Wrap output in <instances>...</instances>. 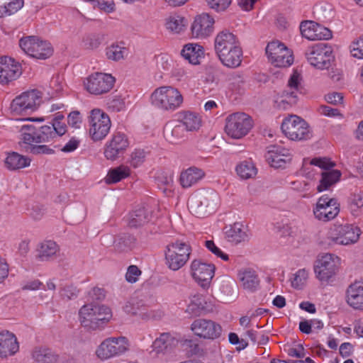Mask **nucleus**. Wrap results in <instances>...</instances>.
Masks as SVG:
<instances>
[{
    "label": "nucleus",
    "mask_w": 363,
    "mask_h": 363,
    "mask_svg": "<svg viewBox=\"0 0 363 363\" xmlns=\"http://www.w3.org/2000/svg\"><path fill=\"white\" fill-rule=\"evenodd\" d=\"M111 317L110 308L103 305L85 304L79 311L81 325L90 330L103 328Z\"/></svg>",
    "instance_id": "1"
},
{
    "label": "nucleus",
    "mask_w": 363,
    "mask_h": 363,
    "mask_svg": "<svg viewBox=\"0 0 363 363\" xmlns=\"http://www.w3.org/2000/svg\"><path fill=\"white\" fill-rule=\"evenodd\" d=\"M152 103L156 107L165 111H174L183 103L180 91L172 86H160L151 95Z\"/></svg>",
    "instance_id": "2"
},
{
    "label": "nucleus",
    "mask_w": 363,
    "mask_h": 363,
    "mask_svg": "<svg viewBox=\"0 0 363 363\" xmlns=\"http://www.w3.org/2000/svg\"><path fill=\"white\" fill-rule=\"evenodd\" d=\"M218 204V196L213 190H201L188 200L189 208L197 216H205L216 209Z\"/></svg>",
    "instance_id": "3"
},
{
    "label": "nucleus",
    "mask_w": 363,
    "mask_h": 363,
    "mask_svg": "<svg viewBox=\"0 0 363 363\" xmlns=\"http://www.w3.org/2000/svg\"><path fill=\"white\" fill-rule=\"evenodd\" d=\"M191 252V247L185 242L176 240L169 243L165 250L167 266L171 270H179L189 259Z\"/></svg>",
    "instance_id": "4"
},
{
    "label": "nucleus",
    "mask_w": 363,
    "mask_h": 363,
    "mask_svg": "<svg viewBox=\"0 0 363 363\" xmlns=\"http://www.w3.org/2000/svg\"><path fill=\"white\" fill-rule=\"evenodd\" d=\"M281 128L284 134L291 140H304L310 138L308 124L296 115H290L286 118Z\"/></svg>",
    "instance_id": "5"
},
{
    "label": "nucleus",
    "mask_w": 363,
    "mask_h": 363,
    "mask_svg": "<svg viewBox=\"0 0 363 363\" xmlns=\"http://www.w3.org/2000/svg\"><path fill=\"white\" fill-rule=\"evenodd\" d=\"M129 347V341L125 337H108L99 345L96 354L99 359L106 360L124 354Z\"/></svg>",
    "instance_id": "6"
},
{
    "label": "nucleus",
    "mask_w": 363,
    "mask_h": 363,
    "mask_svg": "<svg viewBox=\"0 0 363 363\" xmlns=\"http://www.w3.org/2000/svg\"><path fill=\"white\" fill-rule=\"evenodd\" d=\"M89 135L94 141L103 140L108 133L111 123L109 116L99 108L91 111L88 118Z\"/></svg>",
    "instance_id": "7"
},
{
    "label": "nucleus",
    "mask_w": 363,
    "mask_h": 363,
    "mask_svg": "<svg viewBox=\"0 0 363 363\" xmlns=\"http://www.w3.org/2000/svg\"><path fill=\"white\" fill-rule=\"evenodd\" d=\"M40 103V92L33 89L16 97L11 104L10 109L15 115L28 113L35 111Z\"/></svg>",
    "instance_id": "8"
},
{
    "label": "nucleus",
    "mask_w": 363,
    "mask_h": 363,
    "mask_svg": "<svg viewBox=\"0 0 363 363\" xmlns=\"http://www.w3.org/2000/svg\"><path fill=\"white\" fill-rule=\"evenodd\" d=\"M252 127V119L248 115L235 113L227 117L225 131L230 138L240 139L246 135Z\"/></svg>",
    "instance_id": "9"
},
{
    "label": "nucleus",
    "mask_w": 363,
    "mask_h": 363,
    "mask_svg": "<svg viewBox=\"0 0 363 363\" xmlns=\"http://www.w3.org/2000/svg\"><path fill=\"white\" fill-rule=\"evenodd\" d=\"M311 164L321 168L323 170L320 173L321 178L319 181V185L317 186L318 192L327 190L331 186L337 183L341 176L339 170L333 169L335 164L328 158H313L311 161Z\"/></svg>",
    "instance_id": "10"
},
{
    "label": "nucleus",
    "mask_w": 363,
    "mask_h": 363,
    "mask_svg": "<svg viewBox=\"0 0 363 363\" xmlns=\"http://www.w3.org/2000/svg\"><path fill=\"white\" fill-rule=\"evenodd\" d=\"M19 45L26 54L37 59H47L53 52L50 43L40 40L35 36H28L21 38Z\"/></svg>",
    "instance_id": "11"
},
{
    "label": "nucleus",
    "mask_w": 363,
    "mask_h": 363,
    "mask_svg": "<svg viewBox=\"0 0 363 363\" xmlns=\"http://www.w3.org/2000/svg\"><path fill=\"white\" fill-rule=\"evenodd\" d=\"M359 235V228L345 225L331 229L328 233V238L330 240V245H347L357 242Z\"/></svg>",
    "instance_id": "12"
},
{
    "label": "nucleus",
    "mask_w": 363,
    "mask_h": 363,
    "mask_svg": "<svg viewBox=\"0 0 363 363\" xmlns=\"http://www.w3.org/2000/svg\"><path fill=\"white\" fill-rule=\"evenodd\" d=\"M266 54L269 60L276 67H287L294 62L291 52L279 41H272L268 43L266 48Z\"/></svg>",
    "instance_id": "13"
},
{
    "label": "nucleus",
    "mask_w": 363,
    "mask_h": 363,
    "mask_svg": "<svg viewBox=\"0 0 363 363\" xmlns=\"http://www.w3.org/2000/svg\"><path fill=\"white\" fill-rule=\"evenodd\" d=\"M340 259L332 254L322 255L315 262L314 271L316 277L321 281H328L337 273Z\"/></svg>",
    "instance_id": "14"
},
{
    "label": "nucleus",
    "mask_w": 363,
    "mask_h": 363,
    "mask_svg": "<svg viewBox=\"0 0 363 363\" xmlns=\"http://www.w3.org/2000/svg\"><path fill=\"white\" fill-rule=\"evenodd\" d=\"M306 55L310 64L318 69H328L331 66L332 50L325 43L313 46L306 52Z\"/></svg>",
    "instance_id": "15"
},
{
    "label": "nucleus",
    "mask_w": 363,
    "mask_h": 363,
    "mask_svg": "<svg viewBox=\"0 0 363 363\" xmlns=\"http://www.w3.org/2000/svg\"><path fill=\"white\" fill-rule=\"evenodd\" d=\"M21 146L26 150V145H33L34 143H48V135L50 138V129L41 126L40 128L35 125L28 124L23 125L20 130Z\"/></svg>",
    "instance_id": "16"
},
{
    "label": "nucleus",
    "mask_w": 363,
    "mask_h": 363,
    "mask_svg": "<svg viewBox=\"0 0 363 363\" xmlns=\"http://www.w3.org/2000/svg\"><path fill=\"white\" fill-rule=\"evenodd\" d=\"M114 82L115 79L111 74L96 72L86 79L85 87L90 94L100 95L108 92Z\"/></svg>",
    "instance_id": "17"
},
{
    "label": "nucleus",
    "mask_w": 363,
    "mask_h": 363,
    "mask_svg": "<svg viewBox=\"0 0 363 363\" xmlns=\"http://www.w3.org/2000/svg\"><path fill=\"white\" fill-rule=\"evenodd\" d=\"M340 212L339 204L333 198L325 194L319 198L313 209L315 217L319 220L327 222L335 218Z\"/></svg>",
    "instance_id": "18"
},
{
    "label": "nucleus",
    "mask_w": 363,
    "mask_h": 363,
    "mask_svg": "<svg viewBox=\"0 0 363 363\" xmlns=\"http://www.w3.org/2000/svg\"><path fill=\"white\" fill-rule=\"evenodd\" d=\"M300 80V74L297 71H294L288 82V88L290 90L283 91L280 98L277 101V107L279 108L286 110L296 104Z\"/></svg>",
    "instance_id": "19"
},
{
    "label": "nucleus",
    "mask_w": 363,
    "mask_h": 363,
    "mask_svg": "<svg viewBox=\"0 0 363 363\" xmlns=\"http://www.w3.org/2000/svg\"><path fill=\"white\" fill-rule=\"evenodd\" d=\"M126 313L138 316L143 320L157 319L162 317V312L152 310L143 300L133 298L124 306Z\"/></svg>",
    "instance_id": "20"
},
{
    "label": "nucleus",
    "mask_w": 363,
    "mask_h": 363,
    "mask_svg": "<svg viewBox=\"0 0 363 363\" xmlns=\"http://www.w3.org/2000/svg\"><path fill=\"white\" fill-rule=\"evenodd\" d=\"M191 329L196 335L211 340L219 337L222 331L219 324L211 320L202 318L195 320L191 323Z\"/></svg>",
    "instance_id": "21"
},
{
    "label": "nucleus",
    "mask_w": 363,
    "mask_h": 363,
    "mask_svg": "<svg viewBox=\"0 0 363 363\" xmlns=\"http://www.w3.org/2000/svg\"><path fill=\"white\" fill-rule=\"evenodd\" d=\"M215 266L211 264L202 262L194 259L191 264V274L192 277L203 288H206L214 276Z\"/></svg>",
    "instance_id": "22"
},
{
    "label": "nucleus",
    "mask_w": 363,
    "mask_h": 363,
    "mask_svg": "<svg viewBox=\"0 0 363 363\" xmlns=\"http://www.w3.org/2000/svg\"><path fill=\"white\" fill-rule=\"evenodd\" d=\"M300 30L303 37L311 40H328L332 38L330 30L312 21L301 22Z\"/></svg>",
    "instance_id": "23"
},
{
    "label": "nucleus",
    "mask_w": 363,
    "mask_h": 363,
    "mask_svg": "<svg viewBox=\"0 0 363 363\" xmlns=\"http://www.w3.org/2000/svg\"><path fill=\"white\" fill-rule=\"evenodd\" d=\"M22 74L21 65L13 58L0 57V83L8 84L17 79Z\"/></svg>",
    "instance_id": "24"
},
{
    "label": "nucleus",
    "mask_w": 363,
    "mask_h": 363,
    "mask_svg": "<svg viewBox=\"0 0 363 363\" xmlns=\"http://www.w3.org/2000/svg\"><path fill=\"white\" fill-rule=\"evenodd\" d=\"M128 145L129 142L126 135L121 133H116L106 145L104 156L107 160H115L123 153Z\"/></svg>",
    "instance_id": "25"
},
{
    "label": "nucleus",
    "mask_w": 363,
    "mask_h": 363,
    "mask_svg": "<svg viewBox=\"0 0 363 363\" xmlns=\"http://www.w3.org/2000/svg\"><path fill=\"white\" fill-rule=\"evenodd\" d=\"M215 21L209 14L203 13L197 16L192 25L191 33L198 38H206L212 34Z\"/></svg>",
    "instance_id": "26"
},
{
    "label": "nucleus",
    "mask_w": 363,
    "mask_h": 363,
    "mask_svg": "<svg viewBox=\"0 0 363 363\" xmlns=\"http://www.w3.org/2000/svg\"><path fill=\"white\" fill-rule=\"evenodd\" d=\"M268 163L274 168L282 167L291 160L289 150L278 145H269L267 147V152L265 155Z\"/></svg>",
    "instance_id": "27"
},
{
    "label": "nucleus",
    "mask_w": 363,
    "mask_h": 363,
    "mask_svg": "<svg viewBox=\"0 0 363 363\" xmlns=\"http://www.w3.org/2000/svg\"><path fill=\"white\" fill-rule=\"evenodd\" d=\"M19 350L16 337L9 331L0 333V358L4 359L14 355Z\"/></svg>",
    "instance_id": "28"
},
{
    "label": "nucleus",
    "mask_w": 363,
    "mask_h": 363,
    "mask_svg": "<svg viewBox=\"0 0 363 363\" xmlns=\"http://www.w3.org/2000/svg\"><path fill=\"white\" fill-rule=\"evenodd\" d=\"M239 45L237 37L228 30L218 33L214 40V49L217 55Z\"/></svg>",
    "instance_id": "29"
},
{
    "label": "nucleus",
    "mask_w": 363,
    "mask_h": 363,
    "mask_svg": "<svg viewBox=\"0 0 363 363\" xmlns=\"http://www.w3.org/2000/svg\"><path fill=\"white\" fill-rule=\"evenodd\" d=\"M347 302L354 309L363 310V284L354 282L347 290Z\"/></svg>",
    "instance_id": "30"
},
{
    "label": "nucleus",
    "mask_w": 363,
    "mask_h": 363,
    "mask_svg": "<svg viewBox=\"0 0 363 363\" xmlns=\"http://www.w3.org/2000/svg\"><path fill=\"white\" fill-rule=\"evenodd\" d=\"M178 344V340L170 333H164L153 342L152 348L157 354L170 352Z\"/></svg>",
    "instance_id": "31"
},
{
    "label": "nucleus",
    "mask_w": 363,
    "mask_h": 363,
    "mask_svg": "<svg viewBox=\"0 0 363 363\" xmlns=\"http://www.w3.org/2000/svg\"><path fill=\"white\" fill-rule=\"evenodd\" d=\"M36 251V259L42 262H46L56 257L59 251V247L52 240H44L38 244Z\"/></svg>",
    "instance_id": "32"
},
{
    "label": "nucleus",
    "mask_w": 363,
    "mask_h": 363,
    "mask_svg": "<svg viewBox=\"0 0 363 363\" xmlns=\"http://www.w3.org/2000/svg\"><path fill=\"white\" fill-rule=\"evenodd\" d=\"M218 57L222 64L230 68H236L239 67L242 62V51L239 45L227 50Z\"/></svg>",
    "instance_id": "33"
},
{
    "label": "nucleus",
    "mask_w": 363,
    "mask_h": 363,
    "mask_svg": "<svg viewBox=\"0 0 363 363\" xmlns=\"http://www.w3.org/2000/svg\"><path fill=\"white\" fill-rule=\"evenodd\" d=\"M205 175L204 172L196 167H191L182 172L180 184L184 188L190 187L198 183Z\"/></svg>",
    "instance_id": "34"
},
{
    "label": "nucleus",
    "mask_w": 363,
    "mask_h": 363,
    "mask_svg": "<svg viewBox=\"0 0 363 363\" xmlns=\"http://www.w3.org/2000/svg\"><path fill=\"white\" fill-rule=\"evenodd\" d=\"M238 278L241 282L243 289L254 292L257 290L259 286V279L253 270L245 269L238 273Z\"/></svg>",
    "instance_id": "35"
},
{
    "label": "nucleus",
    "mask_w": 363,
    "mask_h": 363,
    "mask_svg": "<svg viewBox=\"0 0 363 363\" xmlns=\"http://www.w3.org/2000/svg\"><path fill=\"white\" fill-rule=\"evenodd\" d=\"M181 55L189 63L199 65L203 57L204 50L203 48L198 44L189 43L184 46Z\"/></svg>",
    "instance_id": "36"
},
{
    "label": "nucleus",
    "mask_w": 363,
    "mask_h": 363,
    "mask_svg": "<svg viewBox=\"0 0 363 363\" xmlns=\"http://www.w3.org/2000/svg\"><path fill=\"white\" fill-rule=\"evenodd\" d=\"M4 163L8 169L15 171L28 167L30 164V160L26 156L13 152L8 154Z\"/></svg>",
    "instance_id": "37"
},
{
    "label": "nucleus",
    "mask_w": 363,
    "mask_h": 363,
    "mask_svg": "<svg viewBox=\"0 0 363 363\" xmlns=\"http://www.w3.org/2000/svg\"><path fill=\"white\" fill-rule=\"evenodd\" d=\"M151 211L145 207H140L130 213L128 225L131 228H138L151 220Z\"/></svg>",
    "instance_id": "38"
},
{
    "label": "nucleus",
    "mask_w": 363,
    "mask_h": 363,
    "mask_svg": "<svg viewBox=\"0 0 363 363\" xmlns=\"http://www.w3.org/2000/svg\"><path fill=\"white\" fill-rule=\"evenodd\" d=\"M179 122L188 131L197 130L201 125V117L196 113L184 111L179 113Z\"/></svg>",
    "instance_id": "39"
},
{
    "label": "nucleus",
    "mask_w": 363,
    "mask_h": 363,
    "mask_svg": "<svg viewBox=\"0 0 363 363\" xmlns=\"http://www.w3.org/2000/svg\"><path fill=\"white\" fill-rule=\"evenodd\" d=\"M32 357L36 363H56L57 355L50 348L36 347L32 352Z\"/></svg>",
    "instance_id": "40"
},
{
    "label": "nucleus",
    "mask_w": 363,
    "mask_h": 363,
    "mask_svg": "<svg viewBox=\"0 0 363 363\" xmlns=\"http://www.w3.org/2000/svg\"><path fill=\"white\" fill-rule=\"evenodd\" d=\"M226 236L230 242L235 244L246 241L248 239L246 227L240 223H235L226 231Z\"/></svg>",
    "instance_id": "41"
},
{
    "label": "nucleus",
    "mask_w": 363,
    "mask_h": 363,
    "mask_svg": "<svg viewBox=\"0 0 363 363\" xmlns=\"http://www.w3.org/2000/svg\"><path fill=\"white\" fill-rule=\"evenodd\" d=\"M135 242L136 239L134 236L121 234L114 238L113 243L115 250L122 252L132 250L135 245Z\"/></svg>",
    "instance_id": "42"
},
{
    "label": "nucleus",
    "mask_w": 363,
    "mask_h": 363,
    "mask_svg": "<svg viewBox=\"0 0 363 363\" xmlns=\"http://www.w3.org/2000/svg\"><path fill=\"white\" fill-rule=\"evenodd\" d=\"M130 175V169L127 166L120 165L109 169L104 180L108 184H116Z\"/></svg>",
    "instance_id": "43"
},
{
    "label": "nucleus",
    "mask_w": 363,
    "mask_h": 363,
    "mask_svg": "<svg viewBox=\"0 0 363 363\" xmlns=\"http://www.w3.org/2000/svg\"><path fill=\"white\" fill-rule=\"evenodd\" d=\"M183 131L184 128L181 124L174 125L173 123H167L164 127L163 134L167 140L174 143L183 137Z\"/></svg>",
    "instance_id": "44"
},
{
    "label": "nucleus",
    "mask_w": 363,
    "mask_h": 363,
    "mask_svg": "<svg viewBox=\"0 0 363 363\" xmlns=\"http://www.w3.org/2000/svg\"><path fill=\"white\" fill-rule=\"evenodd\" d=\"M238 175L242 179L255 177L257 169L252 161L245 160L240 162L235 168Z\"/></svg>",
    "instance_id": "45"
},
{
    "label": "nucleus",
    "mask_w": 363,
    "mask_h": 363,
    "mask_svg": "<svg viewBox=\"0 0 363 363\" xmlns=\"http://www.w3.org/2000/svg\"><path fill=\"white\" fill-rule=\"evenodd\" d=\"M185 18L179 15L173 14L168 16L165 20L166 28L173 33H180L185 29Z\"/></svg>",
    "instance_id": "46"
},
{
    "label": "nucleus",
    "mask_w": 363,
    "mask_h": 363,
    "mask_svg": "<svg viewBox=\"0 0 363 363\" xmlns=\"http://www.w3.org/2000/svg\"><path fill=\"white\" fill-rule=\"evenodd\" d=\"M126 49L118 45L112 44L106 50V55L108 59L118 61L124 58Z\"/></svg>",
    "instance_id": "47"
},
{
    "label": "nucleus",
    "mask_w": 363,
    "mask_h": 363,
    "mask_svg": "<svg viewBox=\"0 0 363 363\" xmlns=\"http://www.w3.org/2000/svg\"><path fill=\"white\" fill-rule=\"evenodd\" d=\"M44 126L50 129L51 133L50 138L48 135V143L52 141L57 136L63 135L67 131L66 125L61 123L57 119L55 120L53 123Z\"/></svg>",
    "instance_id": "48"
},
{
    "label": "nucleus",
    "mask_w": 363,
    "mask_h": 363,
    "mask_svg": "<svg viewBox=\"0 0 363 363\" xmlns=\"http://www.w3.org/2000/svg\"><path fill=\"white\" fill-rule=\"evenodd\" d=\"M23 6V0H13L6 5L0 6V17L10 16L17 12Z\"/></svg>",
    "instance_id": "49"
},
{
    "label": "nucleus",
    "mask_w": 363,
    "mask_h": 363,
    "mask_svg": "<svg viewBox=\"0 0 363 363\" xmlns=\"http://www.w3.org/2000/svg\"><path fill=\"white\" fill-rule=\"evenodd\" d=\"M349 207L353 216H358V210L363 207V191L355 193L351 196Z\"/></svg>",
    "instance_id": "50"
},
{
    "label": "nucleus",
    "mask_w": 363,
    "mask_h": 363,
    "mask_svg": "<svg viewBox=\"0 0 363 363\" xmlns=\"http://www.w3.org/2000/svg\"><path fill=\"white\" fill-rule=\"evenodd\" d=\"M26 152L33 155H52L54 153V150L46 145H26Z\"/></svg>",
    "instance_id": "51"
},
{
    "label": "nucleus",
    "mask_w": 363,
    "mask_h": 363,
    "mask_svg": "<svg viewBox=\"0 0 363 363\" xmlns=\"http://www.w3.org/2000/svg\"><path fill=\"white\" fill-rule=\"evenodd\" d=\"M207 6L216 12L225 11L231 4L232 0H205Z\"/></svg>",
    "instance_id": "52"
},
{
    "label": "nucleus",
    "mask_w": 363,
    "mask_h": 363,
    "mask_svg": "<svg viewBox=\"0 0 363 363\" xmlns=\"http://www.w3.org/2000/svg\"><path fill=\"white\" fill-rule=\"evenodd\" d=\"M101 38L99 35L89 34L84 37L83 44L85 48L94 50L101 44Z\"/></svg>",
    "instance_id": "53"
},
{
    "label": "nucleus",
    "mask_w": 363,
    "mask_h": 363,
    "mask_svg": "<svg viewBox=\"0 0 363 363\" xmlns=\"http://www.w3.org/2000/svg\"><path fill=\"white\" fill-rule=\"evenodd\" d=\"M308 276V272L305 269H299L295 274L291 285L294 288H300L306 281Z\"/></svg>",
    "instance_id": "54"
},
{
    "label": "nucleus",
    "mask_w": 363,
    "mask_h": 363,
    "mask_svg": "<svg viewBox=\"0 0 363 363\" xmlns=\"http://www.w3.org/2000/svg\"><path fill=\"white\" fill-rule=\"evenodd\" d=\"M351 52L353 57L363 59V34L357 41L352 43Z\"/></svg>",
    "instance_id": "55"
},
{
    "label": "nucleus",
    "mask_w": 363,
    "mask_h": 363,
    "mask_svg": "<svg viewBox=\"0 0 363 363\" xmlns=\"http://www.w3.org/2000/svg\"><path fill=\"white\" fill-rule=\"evenodd\" d=\"M79 294V290L76 286L73 285H68L65 286L60 291V296L64 299L71 300L74 299L77 297Z\"/></svg>",
    "instance_id": "56"
},
{
    "label": "nucleus",
    "mask_w": 363,
    "mask_h": 363,
    "mask_svg": "<svg viewBox=\"0 0 363 363\" xmlns=\"http://www.w3.org/2000/svg\"><path fill=\"white\" fill-rule=\"evenodd\" d=\"M146 157V153L143 150H135L131 154L130 164L134 167H138L144 161Z\"/></svg>",
    "instance_id": "57"
},
{
    "label": "nucleus",
    "mask_w": 363,
    "mask_h": 363,
    "mask_svg": "<svg viewBox=\"0 0 363 363\" xmlns=\"http://www.w3.org/2000/svg\"><path fill=\"white\" fill-rule=\"evenodd\" d=\"M141 274V271L135 265H130L127 270L125 274L126 280L130 283H135L138 281V277Z\"/></svg>",
    "instance_id": "58"
},
{
    "label": "nucleus",
    "mask_w": 363,
    "mask_h": 363,
    "mask_svg": "<svg viewBox=\"0 0 363 363\" xmlns=\"http://www.w3.org/2000/svg\"><path fill=\"white\" fill-rule=\"evenodd\" d=\"M206 247L215 255L220 257L223 260L227 261L229 259L228 255L220 250L214 243L213 240H207L205 242Z\"/></svg>",
    "instance_id": "59"
},
{
    "label": "nucleus",
    "mask_w": 363,
    "mask_h": 363,
    "mask_svg": "<svg viewBox=\"0 0 363 363\" xmlns=\"http://www.w3.org/2000/svg\"><path fill=\"white\" fill-rule=\"evenodd\" d=\"M45 213V208L43 206L35 204L29 210V216L35 220H40Z\"/></svg>",
    "instance_id": "60"
},
{
    "label": "nucleus",
    "mask_w": 363,
    "mask_h": 363,
    "mask_svg": "<svg viewBox=\"0 0 363 363\" xmlns=\"http://www.w3.org/2000/svg\"><path fill=\"white\" fill-rule=\"evenodd\" d=\"M67 123L70 126L73 128H79L82 123L80 113L77 111L71 112L68 116Z\"/></svg>",
    "instance_id": "61"
},
{
    "label": "nucleus",
    "mask_w": 363,
    "mask_h": 363,
    "mask_svg": "<svg viewBox=\"0 0 363 363\" xmlns=\"http://www.w3.org/2000/svg\"><path fill=\"white\" fill-rule=\"evenodd\" d=\"M318 111L321 115H324L328 117L341 116L338 109L333 108L325 105L320 106L318 109Z\"/></svg>",
    "instance_id": "62"
},
{
    "label": "nucleus",
    "mask_w": 363,
    "mask_h": 363,
    "mask_svg": "<svg viewBox=\"0 0 363 363\" xmlns=\"http://www.w3.org/2000/svg\"><path fill=\"white\" fill-rule=\"evenodd\" d=\"M42 286H43L42 282L38 279H34L25 282L21 289L23 291H35L40 289Z\"/></svg>",
    "instance_id": "63"
},
{
    "label": "nucleus",
    "mask_w": 363,
    "mask_h": 363,
    "mask_svg": "<svg viewBox=\"0 0 363 363\" xmlns=\"http://www.w3.org/2000/svg\"><path fill=\"white\" fill-rule=\"evenodd\" d=\"M156 182L160 188L162 189V186H169L172 182V177L171 176H167L166 174L161 173L159 174L156 178Z\"/></svg>",
    "instance_id": "64"
}]
</instances>
